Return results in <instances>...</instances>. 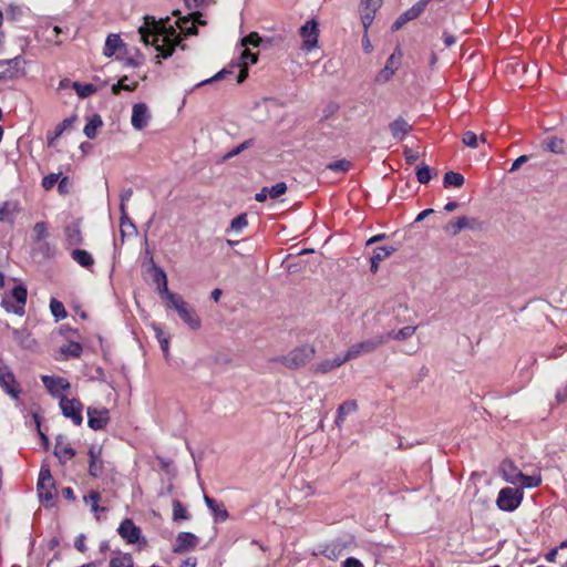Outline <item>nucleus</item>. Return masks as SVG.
Here are the masks:
<instances>
[{"label":"nucleus","mask_w":567,"mask_h":567,"mask_svg":"<svg viewBox=\"0 0 567 567\" xmlns=\"http://www.w3.org/2000/svg\"><path fill=\"white\" fill-rule=\"evenodd\" d=\"M402 50L396 47L393 53L388 58L385 66L378 73L375 81L378 83H386L392 79L402 59Z\"/></svg>","instance_id":"obj_11"},{"label":"nucleus","mask_w":567,"mask_h":567,"mask_svg":"<svg viewBox=\"0 0 567 567\" xmlns=\"http://www.w3.org/2000/svg\"><path fill=\"white\" fill-rule=\"evenodd\" d=\"M137 82L128 83V78L123 76L116 84L112 86L114 94H118L121 90L133 91L135 90Z\"/></svg>","instance_id":"obj_49"},{"label":"nucleus","mask_w":567,"mask_h":567,"mask_svg":"<svg viewBox=\"0 0 567 567\" xmlns=\"http://www.w3.org/2000/svg\"><path fill=\"white\" fill-rule=\"evenodd\" d=\"M110 421V412L106 408H87V425L94 430H103Z\"/></svg>","instance_id":"obj_14"},{"label":"nucleus","mask_w":567,"mask_h":567,"mask_svg":"<svg viewBox=\"0 0 567 567\" xmlns=\"http://www.w3.org/2000/svg\"><path fill=\"white\" fill-rule=\"evenodd\" d=\"M462 142L468 147L476 148L478 144V137L474 132L466 131L463 134Z\"/></svg>","instance_id":"obj_56"},{"label":"nucleus","mask_w":567,"mask_h":567,"mask_svg":"<svg viewBox=\"0 0 567 567\" xmlns=\"http://www.w3.org/2000/svg\"><path fill=\"white\" fill-rule=\"evenodd\" d=\"M416 179L420 184H427L432 178V169L424 163L416 166Z\"/></svg>","instance_id":"obj_45"},{"label":"nucleus","mask_w":567,"mask_h":567,"mask_svg":"<svg viewBox=\"0 0 567 567\" xmlns=\"http://www.w3.org/2000/svg\"><path fill=\"white\" fill-rule=\"evenodd\" d=\"M173 520L177 522L181 519H189V513L186 507L178 499H174L173 503Z\"/></svg>","instance_id":"obj_44"},{"label":"nucleus","mask_w":567,"mask_h":567,"mask_svg":"<svg viewBox=\"0 0 567 567\" xmlns=\"http://www.w3.org/2000/svg\"><path fill=\"white\" fill-rule=\"evenodd\" d=\"M74 120H75V116H71V117L64 118L61 123H59L56 125L54 132L48 134V136H47L48 144L52 145L53 141L59 138L63 134V132L73 124Z\"/></svg>","instance_id":"obj_36"},{"label":"nucleus","mask_w":567,"mask_h":567,"mask_svg":"<svg viewBox=\"0 0 567 567\" xmlns=\"http://www.w3.org/2000/svg\"><path fill=\"white\" fill-rule=\"evenodd\" d=\"M464 176L453 171L446 172L443 177L444 187H461L464 184Z\"/></svg>","instance_id":"obj_38"},{"label":"nucleus","mask_w":567,"mask_h":567,"mask_svg":"<svg viewBox=\"0 0 567 567\" xmlns=\"http://www.w3.org/2000/svg\"><path fill=\"white\" fill-rule=\"evenodd\" d=\"M257 62V55L251 53L248 48L240 45L239 58L236 61H231L228 68L223 69L217 72L213 78L207 79L198 83V86L205 85L216 80L224 79L227 74H231L235 68L239 69V73L237 75V83H243L248 76V66L255 64Z\"/></svg>","instance_id":"obj_2"},{"label":"nucleus","mask_w":567,"mask_h":567,"mask_svg":"<svg viewBox=\"0 0 567 567\" xmlns=\"http://www.w3.org/2000/svg\"><path fill=\"white\" fill-rule=\"evenodd\" d=\"M165 305L168 309H173L176 312L179 311V309L184 308V306L187 305V302L183 299L182 296L173 292L172 295H168L166 299H164Z\"/></svg>","instance_id":"obj_43"},{"label":"nucleus","mask_w":567,"mask_h":567,"mask_svg":"<svg viewBox=\"0 0 567 567\" xmlns=\"http://www.w3.org/2000/svg\"><path fill=\"white\" fill-rule=\"evenodd\" d=\"M480 227V223L477 219L467 218L465 216L456 218L455 221H451L445 226V231L452 236L457 235L463 229H477Z\"/></svg>","instance_id":"obj_17"},{"label":"nucleus","mask_w":567,"mask_h":567,"mask_svg":"<svg viewBox=\"0 0 567 567\" xmlns=\"http://www.w3.org/2000/svg\"><path fill=\"white\" fill-rule=\"evenodd\" d=\"M540 484V475H525L524 473L523 477H519V482L517 483V485H519L523 488H533L539 486Z\"/></svg>","instance_id":"obj_47"},{"label":"nucleus","mask_w":567,"mask_h":567,"mask_svg":"<svg viewBox=\"0 0 567 567\" xmlns=\"http://www.w3.org/2000/svg\"><path fill=\"white\" fill-rule=\"evenodd\" d=\"M50 309L52 312V316L55 318L56 321L62 320L66 318L68 313L63 306V303L55 298H52L50 301Z\"/></svg>","instance_id":"obj_46"},{"label":"nucleus","mask_w":567,"mask_h":567,"mask_svg":"<svg viewBox=\"0 0 567 567\" xmlns=\"http://www.w3.org/2000/svg\"><path fill=\"white\" fill-rule=\"evenodd\" d=\"M268 190H269L268 192L269 197L275 199V198L280 197L281 195H284L287 192V185L284 182L277 183V184L272 185L271 187H268Z\"/></svg>","instance_id":"obj_55"},{"label":"nucleus","mask_w":567,"mask_h":567,"mask_svg":"<svg viewBox=\"0 0 567 567\" xmlns=\"http://www.w3.org/2000/svg\"><path fill=\"white\" fill-rule=\"evenodd\" d=\"M423 11V2L417 1L410 9L398 17V19L392 24V31L400 30L406 22L416 19Z\"/></svg>","instance_id":"obj_19"},{"label":"nucleus","mask_w":567,"mask_h":567,"mask_svg":"<svg viewBox=\"0 0 567 567\" xmlns=\"http://www.w3.org/2000/svg\"><path fill=\"white\" fill-rule=\"evenodd\" d=\"M12 336L17 343L23 349H33L35 347V340L31 337L30 332L24 328L13 329Z\"/></svg>","instance_id":"obj_26"},{"label":"nucleus","mask_w":567,"mask_h":567,"mask_svg":"<svg viewBox=\"0 0 567 567\" xmlns=\"http://www.w3.org/2000/svg\"><path fill=\"white\" fill-rule=\"evenodd\" d=\"M47 32L49 33L48 37H47V40L49 42H53L55 44H60L59 35L62 32L60 27H58V25H54L52 28L48 27L47 28Z\"/></svg>","instance_id":"obj_60"},{"label":"nucleus","mask_w":567,"mask_h":567,"mask_svg":"<svg viewBox=\"0 0 567 567\" xmlns=\"http://www.w3.org/2000/svg\"><path fill=\"white\" fill-rule=\"evenodd\" d=\"M197 23L203 24L202 20H192L188 17H184L176 21L177 28L181 30V33L184 35H194L197 33Z\"/></svg>","instance_id":"obj_28"},{"label":"nucleus","mask_w":567,"mask_h":567,"mask_svg":"<svg viewBox=\"0 0 567 567\" xmlns=\"http://www.w3.org/2000/svg\"><path fill=\"white\" fill-rule=\"evenodd\" d=\"M71 257L74 261H76L81 267L84 268H90L94 264L92 255L84 249H74L71 252Z\"/></svg>","instance_id":"obj_33"},{"label":"nucleus","mask_w":567,"mask_h":567,"mask_svg":"<svg viewBox=\"0 0 567 567\" xmlns=\"http://www.w3.org/2000/svg\"><path fill=\"white\" fill-rule=\"evenodd\" d=\"M383 343H385V337L381 334L357 342L348 349V358L355 359L360 355L371 353Z\"/></svg>","instance_id":"obj_8"},{"label":"nucleus","mask_w":567,"mask_h":567,"mask_svg":"<svg viewBox=\"0 0 567 567\" xmlns=\"http://www.w3.org/2000/svg\"><path fill=\"white\" fill-rule=\"evenodd\" d=\"M89 473L93 477H100L103 474V461L101 460V449L92 446L89 450Z\"/></svg>","instance_id":"obj_21"},{"label":"nucleus","mask_w":567,"mask_h":567,"mask_svg":"<svg viewBox=\"0 0 567 567\" xmlns=\"http://www.w3.org/2000/svg\"><path fill=\"white\" fill-rule=\"evenodd\" d=\"M134 561L130 554L122 553V551H114L111 559L109 567H133Z\"/></svg>","instance_id":"obj_30"},{"label":"nucleus","mask_w":567,"mask_h":567,"mask_svg":"<svg viewBox=\"0 0 567 567\" xmlns=\"http://www.w3.org/2000/svg\"><path fill=\"white\" fill-rule=\"evenodd\" d=\"M22 11H23V9L21 6L11 3L7 7L6 14L11 20H17L22 16Z\"/></svg>","instance_id":"obj_58"},{"label":"nucleus","mask_w":567,"mask_h":567,"mask_svg":"<svg viewBox=\"0 0 567 567\" xmlns=\"http://www.w3.org/2000/svg\"><path fill=\"white\" fill-rule=\"evenodd\" d=\"M85 503H90L91 506L97 505L101 501V494L97 491H91L86 496L83 497Z\"/></svg>","instance_id":"obj_64"},{"label":"nucleus","mask_w":567,"mask_h":567,"mask_svg":"<svg viewBox=\"0 0 567 567\" xmlns=\"http://www.w3.org/2000/svg\"><path fill=\"white\" fill-rule=\"evenodd\" d=\"M198 537L188 532H182L176 536L173 551L176 554L185 553L194 549L198 545Z\"/></svg>","instance_id":"obj_15"},{"label":"nucleus","mask_w":567,"mask_h":567,"mask_svg":"<svg viewBox=\"0 0 567 567\" xmlns=\"http://www.w3.org/2000/svg\"><path fill=\"white\" fill-rule=\"evenodd\" d=\"M179 318L193 330L200 327V319L195 313L194 309L187 303L184 308L177 311Z\"/></svg>","instance_id":"obj_24"},{"label":"nucleus","mask_w":567,"mask_h":567,"mask_svg":"<svg viewBox=\"0 0 567 567\" xmlns=\"http://www.w3.org/2000/svg\"><path fill=\"white\" fill-rule=\"evenodd\" d=\"M501 471L504 480L513 485H517L519 477H523V472L511 461H504L501 465Z\"/></svg>","instance_id":"obj_23"},{"label":"nucleus","mask_w":567,"mask_h":567,"mask_svg":"<svg viewBox=\"0 0 567 567\" xmlns=\"http://www.w3.org/2000/svg\"><path fill=\"white\" fill-rule=\"evenodd\" d=\"M313 370L315 372L317 373H327L331 370H333V367L331 364V360L330 359H326L319 363H317L315 367H313Z\"/></svg>","instance_id":"obj_61"},{"label":"nucleus","mask_w":567,"mask_h":567,"mask_svg":"<svg viewBox=\"0 0 567 567\" xmlns=\"http://www.w3.org/2000/svg\"><path fill=\"white\" fill-rule=\"evenodd\" d=\"M28 291L23 285L16 286L10 296L2 299L1 306L7 312H12L22 317L25 312L24 307L27 303Z\"/></svg>","instance_id":"obj_5"},{"label":"nucleus","mask_w":567,"mask_h":567,"mask_svg":"<svg viewBox=\"0 0 567 567\" xmlns=\"http://www.w3.org/2000/svg\"><path fill=\"white\" fill-rule=\"evenodd\" d=\"M19 58L10 60H0V80L8 79L12 75V64L16 63Z\"/></svg>","instance_id":"obj_48"},{"label":"nucleus","mask_w":567,"mask_h":567,"mask_svg":"<svg viewBox=\"0 0 567 567\" xmlns=\"http://www.w3.org/2000/svg\"><path fill=\"white\" fill-rule=\"evenodd\" d=\"M523 501V492L518 488L504 487L499 491L496 504L505 512L515 511Z\"/></svg>","instance_id":"obj_6"},{"label":"nucleus","mask_w":567,"mask_h":567,"mask_svg":"<svg viewBox=\"0 0 567 567\" xmlns=\"http://www.w3.org/2000/svg\"><path fill=\"white\" fill-rule=\"evenodd\" d=\"M383 0H361V21L367 30L373 22L377 11L381 8Z\"/></svg>","instance_id":"obj_18"},{"label":"nucleus","mask_w":567,"mask_h":567,"mask_svg":"<svg viewBox=\"0 0 567 567\" xmlns=\"http://www.w3.org/2000/svg\"><path fill=\"white\" fill-rule=\"evenodd\" d=\"M65 239L70 246L82 244V235L79 224L72 223L65 227Z\"/></svg>","instance_id":"obj_31"},{"label":"nucleus","mask_w":567,"mask_h":567,"mask_svg":"<svg viewBox=\"0 0 567 567\" xmlns=\"http://www.w3.org/2000/svg\"><path fill=\"white\" fill-rule=\"evenodd\" d=\"M545 147L550 153L561 155L565 153V141L557 136H550L545 141Z\"/></svg>","instance_id":"obj_37"},{"label":"nucleus","mask_w":567,"mask_h":567,"mask_svg":"<svg viewBox=\"0 0 567 567\" xmlns=\"http://www.w3.org/2000/svg\"><path fill=\"white\" fill-rule=\"evenodd\" d=\"M19 212V204L13 200H7L0 206V221L13 223L16 214Z\"/></svg>","instance_id":"obj_25"},{"label":"nucleus","mask_w":567,"mask_h":567,"mask_svg":"<svg viewBox=\"0 0 567 567\" xmlns=\"http://www.w3.org/2000/svg\"><path fill=\"white\" fill-rule=\"evenodd\" d=\"M60 408L62 414L71 419L75 425H81L83 422L82 411L83 404L78 399H68L66 396H60Z\"/></svg>","instance_id":"obj_10"},{"label":"nucleus","mask_w":567,"mask_h":567,"mask_svg":"<svg viewBox=\"0 0 567 567\" xmlns=\"http://www.w3.org/2000/svg\"><path fill=\"white\" fill-rule=\"evenodd\" d=\"M103 125V121L100 115L94 114L87 121L84 126V134L87 138L93 140L96 136V131Z\"/></svg>","instance_id":"obj_34"},{"label":"nucleus","mask_w":567,"mask_h":567,"mask_svg":"<svg viewBox=\"0 0 567 567\" xmlns=\"http://www.w3.org/2000/svg\"><path fill=\"white\" fill-rule=\"evenodd\" d=\"M151 111L145 103H136L132 107L131 124L136 131L144 130L151 121Z\"/></svg>","instance_id":"obj_13"},{"label":"nucleus","mask_w":567,"mask_h":567,"mask_svg":"<svg viewBox=\"0 0 567 567\" xmlns=\"http://www.w3.org/2000/svg\"><path fill=\"white\" fill-rule=\"evenodd\" d=\"M316 353L313 347L303 344L291 350L287 355L275 359L276 362H280L286 368L295 370L305 365L310 361Z\"/></svg>","instance_id":"obj_4"},{"label":"nucleus","mask_w":567,"mask_h":567,"mask_svg":"<svg viewBox=\"0 0 567 567\" xmlns=\"http://www.w3.org/2000/svg\"><path fill=\"white\" fill-rule=\"evenodd\" d=\"M155 331H156V337L159 342L161 349H162L164 355L167 358L168 353H169L168 352V348H169L168 339L163 336V332L159 328L155 327Z\"/></svg>","instance_id":"obj_59"},{"label":"nucleus","mask_w":567,"mask_h":567,"mask_svg":"<svg viewBox=\"0 0 567 567\" xmlns=\"http://www.w3.org/2000/svg\"><path fill=\"white\" fill-rule=\"evenodd\" d=\"M300 37L303 39L301 49L302 51L309 53L313 49L318 47V39H319V28L316 20H308L301 28H300Z\"/></svg>","instance_id":"obj_9"},{"label":"nucleus","mask_w":567,"mask_h":567,"mask_svg":"<svg viewBox=\"0 0 567 567\" xmlns=\"http://www.w3.org/2000/svg\"><path fill=\"white\" fill-rule=\"evenodd\" d=\"M54 455L59 458L60 463L65 464L75 455V451L69 445H63L61 442H56Z\"/></svg>","instance_id":"obj_35"},{"label":"nucleus","mask_w":567,"mask_h":567,"mask_svg":"<svg viewBox=\"0 0 567 567\" xmlns=\"http://www.w3.org/2000/svg\"><path fill=\"white\" fill-rule=\"evenodd\" d=\"M33 235L35 241H41L48 237V226L44 221H38L33 226Z\"/></svg>","instance_id":"obj_52"},{"label":"nucleus","mask_w":567,"mask_h":567,"mask_svg":"<svg viewBox=\"0 0 567 567\" xmlns=\"http://www.w3.org/2000/svg\"><path fill=\"white\" fill-rule=\"evenodd\" d=\"M153 269H154L153 281L156 285H159V284H162V282L167 280V276H166L165 271L161 267L154 265Z\"/></svg>","instance_id":"obj_62"},{"label":"nucleus","mask_w":567,"mask_h":567,"mask_svg":"<svg viewBox=\"0 0 567 567\" xmlns=\"http://www.w3.org/2000/svg\"><path fill=\"white\" fill-rule=\"evenodd\" d=\"M351 163L347 159H339L327 165V168L336 173H346L350 169Z\"/></svg>","instance_id":"obj_51"},{"label":"nucleus","mask_w":567,"mask_h":567,"mask_svg":"<svg viewBox=\"0 0 567 567\" xmlns=\"http://www.w3.org/2000/svg\"><path fill=\"white\" fill-rule=\"evenodd\" d=\"M357 410L358 404L355 400H348L340 404L337 410V415L334 420V424L337 425V427L341 429L347 415L355 412Z\"/></svg>","instance_id":"obj_22"},{"label":"nucleus","mask_w":567,"mask_h":567,"mask_svg":"<svg viewBox=\"0 0 567 567\" xmlns=\"http://www.w3.org/2000/svg\"><path fill=\"white\" fill-rule=\"evenodd\" d=\"M72 87L81 99L89 97L96 92V86L91 83L73 82Z\"/></svg>","instance_id":"obj_41"},{"label":"nucleus","mask_w":567,"mask_h":567,"mask_svg":"<svg viewBox=\"0 0 567 567\" xmlns=\"http://www.w3.org/2000/svg\"><path fill=\"white\" fill-rule=\"evenodd\" d=\"M169 33H166L164 23L157 22L153 17H145V22L140 27L138 32L145 45L152 44L157 54L156 59L169 58L175 49V45L182 42L181 34H176L173 27H169Z\"/></svg>","instance_id":"obj_1"},{"label":"nucleus","mask_w":567,"mask_h":567,"mask_svg":"<svg viewBox=\"0 0 567 567\" xmlns=\"http://www.w3.org/2000/svg\"><path fill=\"white\" fill-rule=\"evenodd\" d=\"M410 125L403 117H398L389 124V130L394 140L402 141L412 131Z\"/></svg>","instance_id":"obj_20"},{"label":"nucleus","mask_w":567,"mask_h":567,"mask_svg":"<svg viewBox=\"0 0 567 567\" xmlns=\"http://www.w3.org/2000/svg\"><path fill=\"white\" fill-rule=\"evenodd\" d=\"M42 382L47 390L54 396H62L61 392L70 388V382L62 377L42 375Z\"/></svg>","instance_id":"obj_16"},{"label":"nucleus","mask_w":567,"mask_h":567,"mask_svg":"<svg viewBox=\"0 0 567 567\" xmlns=\"http://www.w3.org/2000/svg\"><path fill=\"white\" fill-rule=\"evenodd\" d=\"M117 533L128 544H137L141 540L145 543L141 528L131 518H125L121 522Z\"/></svg>","instance_id":"obj_12"},{"label":"nucleus","mask_w":567,"mask_h":567,"mask_svg":"<svg viewBox=\"0 0 567 567\" xmlns=\"http://www.w3.org/2000/svg\"><path fill=\"white\" fill-rule=\"evenodd\" d=\"M394 250L395 249L390 246L378 247L374 249L372 258H374V262L375 261L380 262V261L384 260L386 257H389L390 255H392L394 252Z\"/></svg>","instance_id":"obj_50"},{"label":"nucleus","mask_w":567,"mask_h":567,"mask_svg":"<svg viewBox=\"0 0 567 567\" xmlns=\"http://www.w3.org/2000/svg\"><path fill=\"white\" fill-rule=\"evenodd\" d=\"M132 195H133L132 188L124 189L120 195V199H121L120 208H121V213H122L121 226H124L127 223L128 225L134 227L125 213V204L131 199Z\"/></svg>","instance_id":"obj_39"},{"label":"nucleus","mask_w":567,"mask_h":567,"mask_svg":"<svg viewBox=\"0 0 567 567\" xmlns=\"http://www.w3.org/2000/svg\"><path fill=\"white\" fill-rule=\"evenodd\" d=\"M82 346L79 342L70 341L60 348V352L65 357L79 358L82 353Z\"/></svg>","instance_id":"obj_40"},{"label":"nucleus","mask_w":567,"mask_h":567,"mask_svg":"<svg viewBox=\"0 0 567 567\" xmlns=\"http://www.w3.org/2000/svg\"><path fill=\"white\" fill-rule=\"evenodd\" d=\"M415 331L416 326H406L398 331H390L383 336L385 337V341L389 339L402 341L411 338L415 333Z\"/></svg>","instance_id":"obj_32"},{"label":"nucleus","mask_w":567,"mask_h":567,"mask_svg":"<svg viewBox=\"0 0 567 567\" xmlns=\"http://www.w3.org/2000/svg\"><path fill=\"white\" fill-rule=\"evenodd\" d=\"M260 41L261 39L259 34L257 32H251L241 40L240 45L245 48H248V45L258 47Z\"/></svg>","instance_id":"obj_57"},{"label":"nucleus","mask_w":567,"mask_h":567,"mask_svg":"<svg viewBox=\"0 0 567 567\" xmlns=\"http://www.w3.org/2000/svg\"><path fill=\"white\" fill-rule=\"evenodd\" d=\"M254 145V140L252 138H249V140H246L245 142L240 143L238 146L234 147L231 151H229L226 155H225V158H233L235 156H237L238 154H240L243 151L249 148L250 146Z\"/></svg>","instance_id":"obj_54"},{"label":"nucleus","mask_w":567,"mask_h":567,"mask_svg":"<svg viewBox=\"0 0 567 567\" xmlns=\"http://www.w3.org/2000/svg\"><path fill=\"white\" fill-rule=\"evenodd\" d=\"M165 305L168 309H173L176 312L179 311V309L184 308V306L187 305V302L183 299L182 296L173 292L172 295H168L166 299H164Z\"/></svg>","instance_id":"obj_42"},{"label":"nucleus","mask_w":567,"mask_h":567,"mask_svg":"<svg viewBox=\"0 0 567 567\" xmlns=\"http://www.w3.org/2000/svg\"><path fill=\"white\" fill-rule=\"evenodd\" d=\"M123 45L124 43L118 34H109L105 41L103 53L104 55L111 58Z\"/></svg>","instance_id":"obj_29"},{"label":"nucleus","mask_w":567,"mask_h":567,"mask_svg":"<svg viewBox=\"0 0 567 567\" xmlns=\"http://www.w3.org/2000/svg\"><path fill=\"white\" fill-rule=\"evenodd\" d=\"M0 386L14 400H19L21 390L11 369L0 358Z\"/></svg>","instance_id":"obj_7"},{"label":"nucleus","mask_w":567,"mask_h":567,"mask_svg":"<svg viewBox=\"0 0 567 567\" xmlns=\"http://www.w3.org/2000/svg\"><path fill=\"white\" fill-rule=\"evenodd\" d=\"M37 492L40 503L45 507H53L56 497L54 480L49 466H41L37 483Z\"/></svg>","instance_id":"obj_3"},{"label":"nucleus","mask_w":567,"mask_h":567,"mask_svg":"<svg viewBox=\"0 0 567 567\" xmlns=\"http://www.w3.org/2000/svg\"><path fill=\"white\" fill-rule=\"evenodd\" d=\"M59 181L58 174H49L43 177L42 179V186L45 189H51Z\"/></svg>","instance_id":"obj_63"},{"label":"nucleus","mask_w":567,"mask_h":567,"mask_svg":"<svg viewBox=\"0 0 567 567\" xmlns=\"http://www.w3.org/2000/svg\"><path fill=\"white\" fill-rule=\"evenodd\" d=\"M204 501L213 513L215 520L224 522L228 518V512L223 504H217L215 499L205 495Z\"/></svg>","instance_id":"obj_27"},{"label":"nucleus","mask_w":567,"mask_h":567,"mask_svg":"<svg viewBox=\"0 0 567 567\" xmlns=\"http://www.w3.org/2000/svg\"><path fill=\"white\" fill-rule=\"evenodd\" d=\"M247 225L248 221L246 214H240L231 220L230 230L238 233L243 230Z\"/></svg>","instance_id":"obj_53"}]
</instances>
